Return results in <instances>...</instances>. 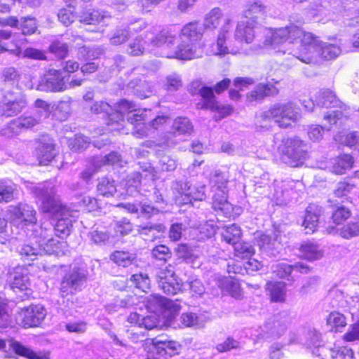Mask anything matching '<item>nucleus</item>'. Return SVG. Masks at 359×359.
<instances>
[{
    "mask_svg": "<svg viewBox=\"0 0 359 359\" xmlns=\"http://www.w3.org/2000/svg\"><path fill=\"white\" fill-rule=\"evenodd\" d=\"M266 6L260 0H248L243 10V18L255 25L264 20L266 14Z\"/></svg>",
    "mask_w": 359,
    "mask_h": 359,
    "instance_id": "nucleus-15",
    "label": "nucleus"
},
{
    "mask_svg": "<svg viewBox=\"0 0 359 359\" xmlns=\"http://www.w3.org/2000/svg\"><path fill=\"white\" fill-rule=\"evenodd\" d=\"M151 341L156 353L164 358L178 354L181 348L180 344L175 341L154 339Z\"/></svg>",
    "mask_w": 359,
    "mask_h": 359,
    "instance_id": "nucleus-22",
    "label": "nucleus"
},
{
    "mask_svg": "<svg viewBox=\"0 0 359 359\" xmlns=\"http://www.w3.org/2000/svg\"><path fill=\"white\" fill-rule=\"evenodd\" d=\"M36 90L53 93L65 91L67 90L65 76L61 70L50 69L39 80Z\"/></svg>",
    "mask_w": 359,
    "mask_h": 359,
    "instance_id": "nucleus-8",
    "label": "nucleus"
},
{
    "mask_svg": "<svg viewBox=\"0 0 359 359\" xmlns=\"http://www.w3.org/2000/svg\"><path fill=\"white\" fill-rule=\"evenodd\" d=\"M327 324L331 328L338 330L339 328L346 326V318L344 314L339 312H331L327 318Z\"/></svg>",
    "mask_w": 359,
    "mask_h": 359,
    "instance_id": "nucleus-50",
    "label": "nucleus"
},
{
    "mask_svg": "<svg viewBox=\"0 0 359 359\" xmlns=\"http://www.w3.org/2000/svg\"><path fill=\"white\" fill-rule=\"evenodd\" d=\"M194 132V126L187 117L176 118L172 125L170 137L166 140L168 146H172L180 141L185 140Z\"/></svg>",
    "mask_w": 359,
    "mask_h": 359,
    "instance_id": "nucleus-10",
    "label": "nucleus"
},
{
    "mask_svg": "<svg viewBox=\"0 0 359 359\" xmlns=\"http://www.w3.org/2000/svg\"><path fill=\"white\" fill-rule=\"evenodd\" d=\"M130 280L135 285V286L142 291L149 288L150 281L147 275L134 274L131 276Z\"/></svg>",
    "mask_w": 359,
    "mask_h": 359,
    "instance_id": "nucleus-63",
    "label": "nucleus"
},
{
    "mask_svg": "<svg viewBox=\"0 0 359 359\" xmlns=\"http://www.w3.org/2000/svg\"><path fill=\"white\" fill-rule=\"evenodd\" d=\"M25 270L22 267H16L11 274L12 281L11 287L13 289H19L24 290L27 288L28 276L25 273Z\"/></svg>",
    "mask_w": 359,
    "mask_h": 359,
    "instance_id": "nucleus-35",
    "label": "nucleus"
},
{
    "mask_svg": "<svg viewBox=\"0 0 359 359\" xmlns=\"http://www.w3.org/2000/svg\"><path fill=\"white\" fill-rule=\"evenodd\" d=\"M262 119L273 118L281 128H287L300 118L299 107L292 102H278L262 113Z\"/></svg>",
    "mask_w": 359,
    "mask_h": 359,
    "instance_id": "nucleus-4",
    "label": "nucleus"
},
{
    "mask_svg": "<svg viewBox=\"0 0 359 359\" xmlns=\"http://www.w3.org/2000/svg\"><path fill=\"white\" fill-rule=\"evenodd\" d=\"M299 250L302 257L308 260H316L323 257V252L319 249V247L311 243L302 244Z\"/></svg>",
    "mask_w": 359,
    "mask_h": 359,
    "instance_id": "nucleus-38",
    "label": "nucleus"
},
{
    "mask_svg": "<svg viewBox=\"0 0 359 359\" xmlns=\"http://www.w3.org/2000/svg\"><path fill=\"white\" fill-rule=\"evenodd\" d=\"M222 288L226 290L234 298L241 297V289L238 281L233 278H226L222 281Z\"/></svg>",
    "mask_w": 359,
    "mask_h": 359,
    "instance_id": "nucleus-56",
    "label": "nucleus"
},
{
    "mask_svg": "<svg viewBox=\"0 0 359 359\" xmlns=\"http://www.w3.org/2000/svg\"><path fill=\"white\" fill-rule=\"evenodd\" d=\"M6 216L11 225L20 229L35 224L37 220L35 210L26 203L9 206L6 210Z\"/></svg>",
    "mask_w": 359,
    "mask_h": 359,
    "instance_id": "nucleus-6",
    "label": "nucleus"
},
{
    "mask_svg": "<svg viewBox=\"0 0 359 359\" xmlns=\"http://www.w3.org/2000/svg\"><path fill=\"white\" fill-rule=\"evenodd\" d=\"M151 257L156 260L166 262L171 258L172 252L166 245H158L152 249Z\"/></svg>",
    "mask_w": 359,
    "mask_h": 359,
    "instance_id": "nucleus-55",
    "label": "nucleus"
},
{
    "mask_svg": "<svg viewBox=\"0 0 359 359\" xmlns=\"http://www.w3.org/2000/svg\"><path fill=\"white\" fill-rule=\"evenodd\" d=\"M332 359H353V353L347 347H340L330 351Z\"/></svg>",
    "mask_w": 359,
    "mask_h": 359,
    "instance_id": "nucleus-64",
    "label": "nucleus"
},
{
    "mask_svg": "<svg viewBox=\"0 0 359 359\" xmlns=\"http://www.w3.org/2000/svg\"><path fill=\"white\" fill-rule=\"evenodd\" d=\"M75 213L76 211L69 209V215L60 213L55 216L57 218V221L54 229L57 236L64 238L69 235L72 228V223L76 220Z\"/></svg>",
    "mask_w": 359,
    "mask_h": 359,
    "instance_id": "nucleus-20",
    "label": "nucleus"
},
{
    "mask_svg": "<svg viewBox=\"0 0 359 359\" xmlns=\"http://www.w3.org/2000/svg\"><path fill=\"white\" fill-rule=\"evenodd\" d=\"M319 212L320 210L316 205H310L307 207L302 224L306 234L312 233L316 231L318 222Z\"/></svg>",
    "mask_w": 359,
    "mask_h": 359,
    "instance_id": "nucleus-29",
    "label": "nucleus"
},
{
    "mask_svg": "<svg viewBox=\"0 0 359 359\" xmlns=\"http://www.w3.org/2000/svg\"><path fill=\"white\" fill-rule=\"evenodd\" d=\"M159 287L163 292L168 295H173L181 290L182 283L177 277L170 278L165 280H159Z\"/></svg>",
    "mask_w": 359,
    "mask_h": 359,
    "instance_id": "nucleus-42",
    "label": "nucleus"
},
{
    "mask_svg": "<svg viewBox=\"0 0 359 359\" xmlns=\"http://www.w3.org/2000/svg\"><path fill=\"white\" fill-rule=\"evenodd\" d=\"M131 87L135 88V93L140 98L149 97L151 90L149 83L145 80H138V83L133 85V81L130 82Z\"/></svg>",
    "mask_w": 359,
    "mask_h": 359,
    "instance_id": "nucleus-60",
    "label": "nucleus"
},
{
    "mask_svg": "<svg viewBox=\"0 0 359 359\" xmlns=\"http://www.w3.org/2000/svg\"><path fill=\"white\" fill-rule=\"evenodd\" d=\"M255 25L245 19L238 22L233 34L235 40L240 43H252L255 37Z\"/></svg>",
    "mask_w": 359,
    "mask_h": 359,
    "instance_id": "nucleus-21",
    "label": "nucleus"
},
{
    "mask_svg": "<svg viewBox=\"0 0 359 359\" xmlns=\"http://www.w3.org/2000/svg\"><path fill=\"white\" fill-rule=\"evenodd\" d=\"M109 18V15L105 11L89 8L81 13L79 21L86 25H95L105 23Z\"/></svg>",
    "mask_w": 359,
    "mask_h": 359,
    "instance_id": "nucleus-25",
    "label": "nucleus"
},
{
    "mask_svg": "<svg viewBox=\"0 0 359 359\" xmlns=\"http://www.w3.org/2000/svg\"><path fill=\"white\" fill-rule=\"evenodd\" d=\"M135 105L133 102H130L127 100H121L117 104L116 109H113V111H111V113H118L121 114V117L122 120L120 121V122L122 123V126H118L116 124V125H114V127H120V128H121V131L123 130L124 123H125V120L123 118L124 114H126L127 112H133V113L138 112L139 110L135 109Z\"/></svg>",
    "mask_w": 359,
    "mask_h": 359,
    "instance_id": "nucleus-39",
    "label": "nucleus"
},
{
    "mask_svg": "<svg viewBox=\"0 0 359 359\" xmlns=\"http://www.w3.org/2000/svg\"><path fill=\"white\" fill-rule=\"evenodd\" d=\"M2 92V100L1 105L8 104L13 102L19 98H25V95L17 88V87H13L12 89H9L7 86H4L1 89Z\"/></svg>",
    "mask_w": 359,
    "mask_h": 359,
    "instance_id": "nucleus-44",
    "label": "nucleus"
},
{
    "mask_svg": "<svg viewBox=\"0 0 359 359\" xmlns=\"http://www.w3.org/2000/svg\"><path fill=\"white\" fill-rule=\"evenodd\" d=\"M210 181L214 184V187L222 192L224 193L226 190V185L229 182L228 177L219 170L212 172L210 177Z\"/></svg>",
    "mask_w": 359,
    "mask_h": 359,
    "instance_id": "nucleus-45",
    "label": "nucleus"
},
{
    "mask_svg": "<svg viewBox=\"0 0 359 359\" xmlns=\"http://www.w3.org/2000/svg\"><path fill=\"white\" fill-rule=\"evenodd\" d=\"M145 38L147 41H144V43H147L152 48H171L176 40V34L166 29H163L158 33L150 30L147 32Z\"/></svg>",
    "mask_w": 359,
    "mask_h": 359,
    "instance_id": "nucleus-16",
    "label": "nucleus"
},
{
    "mask_svg": "<svg viewBox=\"0 0 359 359\" xmlns=\"http://www.w3.org/2000/svg\"><path fill=\"white\" fill-rule=\"evenodd\" d=\"M294 270L302 273H307L310 271V268L304 263L298 262L294 265H288L285 263H280L276 266L273 272L280 278L287 277L291 272Z\"/></svg>",
    "mask_w": 359,
    "mask_h": 359,
    "instance_id": "nucleus-30",
    "label": "nucleus"
},
{
    "mask_svg": "<svg viewBox=\"0 0 359 359\" xmlns=\"http://www.w3.org/2000/svg\"><path fill=\"white\" fill-rule=\"evenodd\" d=\"M278 93V90L271 83H259L256 88L247 95L248 102L261 100L265 97L274 96Z\"/></svg>",
    "mask_w": 359,
    "mask_h": 359,
    "instance_id": "nucleus-26",
    "label": "nucleus"
},
{
    "mask_svg": "<svg viewBox=\"0 0 359 359\" xmlns=\"http://www.w3.org/2000/svg\"><path fill=\"white\" fill-rule=\"evenodd\" d=\"M32 225L34 226L32 229V235L34 238H39L38 243L39 245L43 243L50 236H52L53 229L50 225L48 227L38 226L36 224Z\"/></svg>",
    "mask_w": 359,
    "mask_h": 359,
    "instance_id": "nucleus-53",
    "label": "nucleus"
},
{
    "mask_svg": "<svg viewBox=\"0 0 359 359\" xmlns=\"http://www.w3.org/2000/svg\"><path fill=\"white\" fill-rule=\"evenodd\" d=\"M27 105L26 98H19L13 102L1 105L3 114L6 116H13L20 113Z\"/></svg>",
    "mask_w": 359,
    "mask_h": 359,
    "instance_id": "nucleus-43",
    "label": "nucleus"
},
{
    "mask_svg": "<svg viewBox=\"0 0 359 359\" xmlns=\"http://www.w3.org/2000/svg\"><path fill=\"white\" fill-rule=\"evenodd\" d=\"M149 302L154 304V306L164 307L166 309H170L172 311H178L180 310V306L178 304L175 303L173 301L160 295L151 296Z\"/></svg>",
    "mask_w": 359,
    "mask_h": 359,
    "instance_id": "nucleus-49",
    "label": "nucleus"
},
{
    "mask_svg": "<svg viewBox=\"0 0 359 359\" xmlns=\"http://www.w3.org/2000/svg\"><path fill=\"white\" fill-rule=\"evenodd\" d=\"M7 345L9 349H12L13 352L20 356L25 357L27 359H48V355H39L32 350L30 348L24 346L20 342L8 338L6 339H0V351H6Z\"/></svg>",
    "mask_w": 359,
    "mask_h": 359,
    "instance_id": "nucleus-14",
    "label": "nucleus"
},
{
    "mask_svg": "<svg viewBox=\"0 0 359 359\" xmlns=\"http://www.w3.org/2000/svg\"><path fill=\"white\" fill-rule=\"evenodd\" d=\"M200 95L203 98L201 108L216 111L215 121H219L230 115L233 111L232 107L228 104H219L215 99L213 90L210 87L204 86L200 90Z\"/></svg>",
    "mask_w": 359,
    "mask_h": 359,
    "instance_id": "nucleus-9",
    "label": "nucleus"
},
{
    "mask_svg": "<svg viewBox=\"0 0 359 359\" xmlns=\"http://www.w3.org/2000/svg\"><path fill=\"white\" fill-rule=\"evenodd\" d=\"M242 235L241 229L236 224L226 226L222 231V236L229 244L235 245L240 240Z\"/></svg>",
    "mask_w": 359,
    "mask_h": 359,
    "instance_id": "nucleus-36",
    "label": "nucleus"
},
{
    "mask_svg": "<svg viewBox=\"0 0 359 359\" xmlns=\"http://www.w3.org/2000/svg\"><path fill=\"white\" fill-rule=\"evenodd\" d=\"M267 290L271 299L276 302H282L285 299V283L284 282H274L267 283Z\"/></svg>",
    "mask_w": 359,
    "mask_h": 359,
    "instance_id": "nucleus-33",
    "label": "nucleus"
},
{
    "mask_svg": "<svg viewBox=\"0 0 359 359\" xmlns=\"http://www.w3.org/2000/svg\"><path fill=\"white\" fill-rule=\"evenodd\" d=\"M141 174L140 172H133L130 175L125 181L124 189L126 194L133 196L135 194L140 191Z\"/></svg>",
    "mask_w": 359,
    "mask_h": 359,
    "instance_id": "nucleus-37",
    "label": "nucleus"
},
{
    "mask_svg": "<svg viewBox=\"0 0 359 359\" xmlns=\"http://www.w3.org/2000/svg\"><path fill=\"white\" fill-rule=\"evenodd\" d=\"M62 244L63 243H60L57 240L53 238L52 236H50L43 243L41 244L40 247L46 254L52 255L59 253L60 245Z\"/></svg>",
    "mask_w": 359,
    "mask_h": 359,
    "instance_id": "nucleus-59",
    "label": "nucleus"
},
{
    "mask_svg": "<svg viewBox=\"0 0 359 359\" xmlns=\"http://www.w3.org/2000/svg\"><path fill=\"white\" fill-rule=\"evenodd\" d=\"M49 50L58 58L63 59L68 53V46L65 43L55 41L49 46Z\"/></svg>",
    "mask_w": 359,
    "mask_h": 359,
    "instance_id": "nucleus-61",
    "label": "nucleus"
},
{
    "mask_svg": "<svg viewBox=\"0 0 359 359\" xmlns=\"http://www.w3.org/2000/svg\"><path fill=\"white\" fill-rule=\"evenodd\" d=\"M189 184L187 182H182L180 181H175L172 184V191L175 195V200L176 203L180 204V201L186 198V192Z\"/></svg>",
    "mask_w": 359,
    "mask_h": 359,
    "instance_id": "nucleus-57",
    "label": "nucleus"
},
{
    "mask_svg": "<svg viewBox=\"0 0 359 359\" xmlns=\"http://www.w3.org/2000/svg\"><path fill=\"white\" fill-rule=\"evenodd\" d=\"M330 304L332 307L338 309H348L351 310L353 297L345 295V294L339 290H333L330 292Z\"/></svg>",
    "mask_w": 359,
    "mask_h": 359,
    "instance_id": "nucleus-32",
    "label": "nucleus"
},
{
    "mask_svg": "<svg viewBox=\"0 0 359 359\" xmlns=\"http://www.w3.org/2000/svg\"><path fill=\"white\" fill-rule=\"evenodd\" d=\"M90 111L94 114H106L107 117L106 123L107 125L109 127V130L111 131L121 132V128L114 127V125L117 124L118 126H122V123L120 122V121L122 120L121 117V116L118 113H111V111H113V108L107 102L103 101L95 102L90 106Z\"/></svg>",
    "mask_w": 359,
    "mask_h": 359,
    "instance_id": "nucleus-13",
    "label": "nucleus"
},
{
    "mask_svg": "<svg viewBox=\"0 0 359 359\" xmlns=\"http://www.w3.org/2000/svg\"><path fill=\"white\" fill-rule=\"evenodd\" d=\"M204 28L197 22L186 24L181 30V43L176 47L175 57L181 60H191L201 56V46L198 43L202 39Z\"/></svg>",
    "mask_w": 359,
    "mask_h": 359,
    "instance_id": "nucleus-2",
    "label": "nucleus"
},
{
    "mask_svg": "<svg viewBox=\"0 0 359 359\" xmlns=\"http://www.w3.org/2000/svg\"><path fill=\"white\" fill-rule=\"evenodd\" d=\"M316 41L318 43L316 48H311L310 50L308 48L307 50H306V52H307L306 55H309L311 51L314 54L313 60L310 64L316 62L317 58L320 55L325 60H332L340 55L341 50L339 46L321 42L317 38Z\"/></svg>",
    "mask_w": 359,
    "mask_h": 359,
    "instance_id": "nucleus-17",
    "label": "nucleus"
},
{
    "mask_svg": "<svg viewBox=\"0 0 359 359\" xmlns=\"http://www.w3.org/2000/svg\"><path fill=\"white\" fill-rule=\"evenodd\" d=\"M216 226L212 224L205 223L194 230V234L199 241H203L212 238L216 233Z\"/></svg>",
    "mask_w": 359,
    "mask_h": 359,
    "instance_id": "nucleus-46",
    "label": "nucleus"
},
{
    "mask_svg": "<svg viewBox=\"0 0 359 359\" xmlns=\"http://www.w3.org/2000/svg\"><path fill=\"white\" fill-rule=\"evenodd\" d=\"M222 20H223L224 24L220 29L217 42L212 45L210 50L212 55L219 56L229 53V48L226 46V39L231 28V19L229 16L224 17L222 10L215 7L205 15L202 25L204 29H214L219 26Z\"/></svg>",
    "mask_w": 359,
    "mask_h": 359,
    "instance_id": "nucleus-3",
    "label": "nucleus"
},
{
    "mask_svg": "<svg viewBox=\"0 0 359 359\" xmlns=\"http://www.w3.org/2000/svg\"><path fill=\"white\" fill-rule=\"evenodd\" d=\"M353 158L350 154H341L333 158L329 169L337 175H343L353 167Z\"/></svg>",
    "mask_w": 359,
    "mask_h": 359,
    "instance_id": "nucleus-27",
    "label": "nucleus"
},
{
    "mask_svg": "<svg viewBox=\"0 0 359 359\" xmlns=\"http://www.w3.org/2000/svg\"><path fill=\"white\" fill-rule=\"evenodd\" d=\"M16 187L11 182L0 181V203H8L15 196Z\"/></svg>",
    "mask_w": 359,
    "mask_h": 359,
    "instance_id": "nucleus-40",
    "label": "nucleus"
},
{
    "mask_svg": "<svg viewBox=\"0 0 359 359\" xmlns=\"http://www.w3.org/2000/svg\"><path fill=\"white\" fill-rule=\"evenodd\" d=\"M289 323V316L283 311L270 318L266 323L265 326L271 334L279 337L285 332Z\"/></svg>",
    "mask_w": 359,
    "mask_h": 359,
    "instance_id": "nucleus-19",
    "label": "nucleus"
},
{
    "mask_svg": "<svg viewBox=\"0 0 359 359\" xmlns=\"http://www.w3.org/2000/svg\"><path fill=\"white\" fill-rule=\"evenodd\" d=\"M34 192L41 202V209L43 212L49 213L54 217L60 213L69 215V208L61 204L50 183L39 184L34 188Z\"/></svg>",
    "mask_w": 359,
    "mask_h": 359,
    "instance_id": "nucleus-5",
    "label": "nucleus"
},
{
    "mask_svg": "<svg viewBox=\"0 0 359 359\" xmlns=\"http://www.w3.org/2000/svg\"><path fill=\"white\" fill-rule=\"evenodd\" d=\"M205 198L204 184H190L187 187L186 198L180 201V204L192 203V201H203Z\"/></svg>",
    "mask_w": 359,
    "mask_h": 359,
    "instance_id": "nucleus-31",
    "label": "nucleus"
},
{
    "mask_svg": "<svg viewBox=\"0 0 359 359\" xmlns=\"http://www.w3.org/2000/svg\"><path fill=\"white\" fill-rule=\"evenodd\" d=\"M110 259L118 266L128 267L136 259L135 254L126 251H115L110 255Z\"/></svg>",
    "mask_w": 359,
    "mask_h": 359,
    "instance_id": "nucleus-34",
    "label": "nucleus"
},
{
    "mask_svg": "<svg viewBox=\"0 0 359 359\" xmlns=\"http://www.w3.org/2000/svg\"><path fill=\"white\" fill-rule=\"evenodd\" d=\"M19 29H21L23 35L34 34L37 29L36 19L30 17H22L20 18Z\"/></svg>",
    "mask_w": 359,
    "mask_h": 359,
    "instance_id": "nucleus-52",
    "label": "nucleus"
},
{
    "mask_svg": "<svg viewBox=\"0 0 359 359\" xmlns=\"http://www.w3.org/2000/svg\"><path fill=\"white\" fill-rule=\"evenodd\" d=\"M165 227L162 224L148 223L138 226V233L140 235L149 236L152 240L157 237L156 233L163 232Z\"/></svg>",
    "mask_w": 359,
    "mask_h": 359,
    "instance_id": "nucleus-41",
    "label": "nucleus"
},
{
    "mask_svg": "<svg viewBox=\"0 0 359 359\" xmlns=\"http://www.w3.org/2000/svg\"><path fill=\"white\" fill-rule=\"evenodd\" d=\"M38 116L23 115L11 121L8 130L13 134H18L22 129H29L40 123Z\"/></svg>",
    "mask_w": 359,
    "mask_h": 359,
    "instance_id": "nucleus-24",
    "label": "nucleus"
},
{
    "mask_svg": "<svg viewBox=\"0 0 359 359\" xmlns=\"http://www.w3.org/2000/svg\"><path fill=\"white\" fill-rule=\"evenodd\" d=\"M89 144L88 138L83 135H77L70 140L69 147L74 151H82L86 149Z\"/></svg>",
    "mask_w": 359,
    "mask_h": 359,
    "instance_id": "nucleus-58",
    "label": "nucleus"
},
{
    "mask_svg": "<svg viewBox=\"0 0 359 359\" xmlns=\"http://www.w3.org/2000/svg\"><path fill=\"white\" fill-rule=\"evenodd\" d=\"M20 74L18 70L13 67H5L1 72V79L4 82V86L9 82H17L19 79Z\"/></svg>",
    "mask_w": 359,
    "mask_h": 359,
    "instance_id": "nucleus-62",
    "label": "nucleus"
},
{
    "mask_svg": "<svg viewBox=\"0 0 359 359\" xmlns=\"http://www.w3.org/2000/svg\"><path fill=\"white\" fill-rule=\"evenodd\" d=\"M318 104L325 107H338L342 110H346L348 107L346 104L341 101L335 93L329 90H320L316 96Z\"/></svg>",
    "mask_w": 359,
    "mask_h": 359,
    "instance_id": "nucleus-23",
    "label": "nucleus"
},
{
    "mask_svg": "<svg viewBox=\"0 0 359 359\" xmlns=\"http://www.w3.org/2000/svg\"><path fill=\"white\" fill-rule=\"evenodd\" d=\"M130 29L137 32L141 27H129L128 29H120L116 30L113 36L110 38V43L112 45H120L126 42L130 36Z\"/></svg>",
    "mask_w": 359,
    "mask_h": 359,
    "instance_id": "nucleus-48",
    "label": "nucleus"
},
{
    "mask_svg": "<svg viewBox=\"0 0 359 359\" xmlns=\"http://www.w3.org/2000/svg\"><path fill=\"white\" fill-rule=\"evenodd\" d=\"M339 235L346 239L359 236V220L350 222L339 230Z\"/></svg>",
    "mask_w": 359,
    "mask_h": 359,
    "instance_id": "nucleus-51",
    "label": "nucleus"
},
{
    "mask_svg": "<svg viewBox=\"0 0 359 359\" xmlns=\"http://www.w3.org/2000/svg\"><path fill=\"white\" fill-rule=\"evenodd\" d=\"M97 191L103 196H113L116 192V188L113 180L107 177L100 179L97 186Z\"/></svg>",
    "mask_w": 359,
    "mask_h": 359,
    "instance_id": "nucleus-47",
    "label": "nucleus"
},
{
    "mask_svg": "<svg viewBox=\"0 0 359 359\" xmlns=\"http://www.w3.org/2000/svg\"><path fill=\"white\" fill-rule=\"evenodd\" d=\"M289 25L276 29H267L265 34L264 45L271 46L276 48L279 44L288 41L290 43L300 42L299 50L292 53L297 59L304 63H311L313 60L314 54H307L308 48H316V37L311 32L304 31L301 26L304 23V18L297 13L289 16Z\"/></svg>",
    "mask_w": 359,
    "mask_h": 359,
    "instance_id": "nucleus-1",
    "label": "nucleus"
},
{
    "mask_svg": "<svg viewBox=\"0 0 359 359\" xmlns=\"http://www.w3.org/2000/svg\"><path fill=\"white\" fill-rule=\"evenodd\" d=\"M235 255L244 259L250 257L255 253V249L248 243H237L233 245Z\"/></svg>",
    "mask_w": 359,
    "mask_h": 359,
    "instance_id": "nucleus-54",
    "label": "nucleus"
},
{
    "mask_svg": "<svg viewBox=\"0 0 359 359\" xmlns=\"http://www.w3.org/2000/svg\"><path fill=\"white\" fill-rule=\"evenodd\" d=\"M150 113V109H144L128 115V123L134 126L132 131L134 136L141 138L148 135V128L144 122L147 119L148 114Z\"/></svg>",
    "mask_w": 359,
    "mask_h": 359,
    "instance_id": "nucleus-18",
    "label": "nucleus"
},
{
    "mask_svg": "<svg viewBox=\"0 0 359 359\" xmlns=\"http://www.w3.org/2000/svg\"><path fill=\"white\" fill-rule=\"evenodd\" d=\"M282 159L285 163L291 167H298L303 164L306 158V153L302 149V141L297 138H287L283 140Z\"/></svg>",
    "mask_w": 359,
    "mask_h": 359,
    "instance_id": "nucleus-7",
    "label": "nucleus"
},
{
    "mask_svg": "<svg viewBox=\"0 0 359 359\" xmlns=\"http://www.w3.org/2000/svg\"><path fill=\"white\" fill-rule=\"evenodd\" d=\"M86 280L85 271L80 268H74L67 273L60 283V293L62 297L72 294Z\"/></svg>",
    "mask_w": 359,
    "mask_h": 359,
    "instance_id": "nucleus-12",
    "label": "nucleus"
},
{
    "mask_svg": "<svg viewBox=\"0 0 359 359\" xmlns=\"http://www.w3.org/2000/svg\"><path fill=\"white\" fill-rule=\"evenodd\" d=\"M46 315V313L43 306L31 305L19 313L17 320L24 327H37L43 321Z\"/></svg>",
    "mask_w": 359,
    "mask_h": 359,
    "instance_id": "nucleus-11",
    "label": "nucleus"
},
{
    "mask_svg": "<svg viewBox=\"0 0 359 359\" xmlns=\"http://www.w3.org/2000/svg\"><path fill=\"white\" fill-rule=\"evenodd\" d=\"M37 155L40 164H46L55 156V145L50 139H43L37 147Z\"/></svg>",
    "mask_w": 359,
    "mask_h": 359,
    "instance_id": "nucleus-28",
    "label": "nucleus"
}]
</instances>
